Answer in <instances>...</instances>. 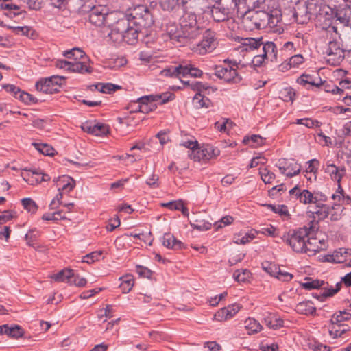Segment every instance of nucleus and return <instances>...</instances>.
Returning a JSON list of instances; mask_svg holds the SVG:
<instances>
[{
    "label": "nucleus",
    "instance_id": "c9c22d12",
    "mask_svg": "<svg viewBox=\"0 0 351 351\" xmlns=\"http://www.w3.org/2000/svg\"><path fill=\"white\" fill-rule=\"evenodd\" d=\"M120 280H121V283L119 285L120 289H121L123 293H128L132 289L134 280L132 275L128 274L120 277Z\"/></svg>",
    "mask_w": 351,
    "mask_h": 351
},
{
    "label": "nucleus",
    "instance_id": "f8f14e48",
    "mask_svg": "<svg viewBox=\"0 0 351 351\" xmlns=\"http://www.w3.org/2000/svg\"><path fill=\"white\" fill-rule=\"evenodd\" d=\"M215 75L226 82L237 83L241 78L239 76L237 69L228 66L215 65L213 67Z\"/></svg>",
    "mask_w": 351,
    "mask_h": 351
},
{
    "label": "nucleus",
    "instance_id": "49530a36",
    "mask_svg": "<svg viewBox=\"0 0 351 351\" xmlns=\"http://www.w3.org/2000/svg\"><path fill=\"white\" fill-rule=\"evenodd\" d=\"M251 277L250 271L247 269H237L233 274L234 279L239 282H246Z\"/></svg>",
    "mask_w": 351,
    "mask_h": 351
},
{
    "label": "nucleus",
    "instance_id": "338daca9",
    "mask_svg": "<svg viewBox=\"0 0 351 351\" xmlns=\"http://www.w3.org/2000/svg\"><path fill=\"white\" fill-rule=\"evenodd\" d=\"M233 222V218L231 216L227 215L223 217L219 221L215 223L214 226L216 229L221 228L223 226L231 224Z\"/></svg>",
    "mask_w": 351,
    "mask_h": 351
},
{
    "label": "nucleus",
    "instance_id": "dca6fc26",
    "mask_svg": "<svg viewBox=\"0 0 351 351\" xmlns=\"http://www.w3.org/2000/svg\"><path fill=\"white\" fill-rule=\"evenodd\" d=\"M278 167L280 172L287 177L292 178L300 173L301 167L294 160H287L285 159L280 160Z\"/></svg>",
    "mask_w": 351,
    "mask_h": 351
},
{
    "label": "nucleus",
    "instance_id": "69168bd1",
    "mask_svg": "<svg viewBox=\"0 0 351 351\" xmlns=\"http://www.w3.org/2000/svg\"><path fill=\"white\" fill-rule=\"evenodd\" d=\"M73 51L75 53L74 61L85 60L86 62H90L89 58L86 55L85 52L78 47L73 48Z\"/></svg>",
    "mask_w": 351,
    "mask_h": 351
},
{
    "label": "nucleus",
    "instance_id": "8fccbe9b",
    "mask_svg": "<svg viewBox=\"0 0 351 351\" xmlns=\"http://www.w3.org/2000/svg\"><path fill=\"white\" fill-rule=\"evenodd\" d=\"M34 147L41 154L45 156H53L54 149L46 143H33Z\"/></svg>",
    "mask_w": 351,
    "mask_h": 351
},
{
    "label": "nucleus",
    "instance_id": "f03ea898",
    "mask_svg": "<svg viewBox=\"0 0 351 351\" xmlns=\"http://www.w3.org/2000/svg\"><path fill=\"white\" fill-rule=\"evenodd\" d=\"M128 25L124 31L123 42L134 45L138 40L140 34L151 27L154 23L152 14L145 5L136 6L130 16L127 18Z\"/></svg>",
    "mask_w": 351,
    "mask_h": 351
},
{
    "label": "nucleus",
    "instance_id": "4c0bfd02",
    "mask_svg": "<svg viewBox=\"0 0 351 351\" xmlns=\"http://www.w3.org/2000/svg\"><path fill=\"white\" fill-rule=\"evenodd\" d=\"M265 324L270 328L278 329L282 327L284 325V321L280 317H277L274 315H269L265 317Z\"/></svg>",
    "mask_w": 351,
    "mask_h": 351
},
{
    "label": "nucleus",
    "instance_id": "aec40b11",
    "mask_svg": "<svg viewBox=\"0 0 351 351\" xmlns=\"http://www.w3.org/2000/svg\"><path fill=\"white\" fill-rule=\"evenodd\" d=\"M324 171L330 176L332 180L337 183V185L341 184L342 178L346 174L344 166H337L333 163H330L329 161L324 165Z\"/></svg>",
    "mask_w": 351,
    "mask_h": 351
},
{
    "label": "nucleus",
    "instance_id": "f257e3e1",
    "mask_svg": "<svg viewBox=\"0 0 351 351\" xmlns=\"http://www.w3.org/2000/svg\"><path fill=\"white\" fill-rule=\"evenodd\" d=\"M204 11L185 9L179 19V27L169 25L167 32L171 40L187 43L198 38L204 32V27L198 23L197 14Z\"/></svg>",
    "mask_w": 351,
    "mask_h": 351
},
{
    "label": "nucleus",
    "instance_id": "cd10ccee",
    "mask_svg": "<svg viewBox=\"0 0 351 351\" xmlns=\"http://www.w3.org/2000/svg\"><path fill=\"white\" fill-rule=\"evenodd\" d=\"M93 71L90 66V62H86L85 60L80 61H71V72H76L79 73H90Z\"/></svg>",
    "mask_w": 351,
    "mask_h": 351
},
{
    "label": "nucleus",
    "instance_id": "0eeeda50",
    "mask_svg": "<svg viewBox=\"0 0 351 351\" xmlns=\"http://www.w3.org/2000/svg\"><path fill=\"white\" fill-rule=\"evenodd\" d=\"M174 97V95L169 92L143 96L138 99V104L136 105V110L147 114L157 108L156 101H158L160 104H165L173 100Z\"/></svg>",
    "mask_w": 351,
    "mask_h": 351
},
{
    "label": "nucleus",
    "instance_id": "37998d69",
    "mask_svg": "<svg viewBox=\"0 0 351 351\" xmlns=\"http://www.w3.org/2000/svg\"><path fill=\"white\" fill-rule=\"evenodd\" d=\"M228 9L214 7L212 10V16L215 21L221 22L228 19Z\"/></svg>",
    "mask_w": 351,
    "mask_h": 351
},
{
    "label": "nucleus",
    "instance_id": "09e8293b",
    "mask_svg": "<svg viewBox=\"0 0 351 351\" xmlns=\"http://www.w3.org/2000/svg\"><path fill=\"white\" fill-rule=\"evenodd\" d=\"M348 12V8L337 10L335 15L337 20L345 26H348L351 21V16Z\"/></svg>",
    "mask_w": 351,
    "mask_h": 351
},
{
    "label": "nucleus",
    "instance_id": "6e6552de",
    "mask_svg": "<svg viewBox=\"0 0 351 351\" xmlns=\"http://www.w3.org/2000/svg\"><path fill=\"white\" fill-rule=\"evenodd\" d=\"M202 35V40L193 47V51L199 55L211 53L218 45L215 32L207 29Z\"/></svg>",
    "mask_w": 351,
    "mask_h": 351
},
{
    "label": "nucleus",
    "instance_id": "5701e85b",
    "mask_svg": "<svg viewBox=\"0 0 351 351\" xmlns=\"http://www.w3.org/2000/svg\"><path fill=\"white\" fill-rule=\"evenodd\" d=\"M162 245L168 249H172L174 250H181L185 248V245L182 241L178 240L171 233L164 234L162 238Z\"/></svg>",
    "mask_w": 351,
    "mask_h": 351
},
{
    "label": "nucleus",
    "instance_id": "680f3d73",
    "mask_svg": "<svg viewBox=\"0 0 351 351\" xmlns=\"http://www.w3.org/2000/svg\"><path fill=\"white\" fill-rule=\"evenodd\" d=\"M263 269L270 276L276 277L279 266L274 263L266 262L262 265Z\"/></svg>",
    "mask_w": 351,
    "mask_h": 351
},
{
    "label": "nucleus",
    "instance_id": "2f4dec72",
    "mask_svg": "<svg viewBox=\"0 0 351 351\" xmlns=\"http://www.w3.org/2000/svg\"><path fill=\"white\" fill-rule=\"evenodd\" d=\"M73 276V270L66 268L51 276V278L56 282H69Z\"/></svg>",
    "mask_w": 351,
    "mask_h": 351
},
{
    "label": "nucleus",
    "instance_id": "603ef678",
    "mask_svg": "<svg viewBox=\"0 0 351 351\" xmlns=\"http://www.w3.org/2000/svg\"><path fill=\"white\" fill-rule=\"evenodd\" d=\"M295 123L303 125L308 128H318L321 125V123L319 121L310 118L298 119Z\"/></svg>",
    "mask_w": 351,
    "mask_h": 351
},
{
    "label": "nucleus",
    "instance_id": "a211bd4d",
    "mask_svg": "<svg viewBox=\"0 0 351 351\" xmlns=\"http://www.w3.org/2000/svg\"><path fill=\"white\" fill-rule=\"evenodd\" d=\"M241 308V306L239 304L234 303L228 305L217 311L214 315L213 319L217 322L227 321L232 318Z\"/></svg>",
    "mask_w": 351,
    "mask_h": 351
},
{
    "label": "nucleus",
    "instance_id": "412c9836",
    "mask_svg": "<svg viewBox=\"0 0 351 351\" xmlns=\"http://www.w3.org/2000/svg\"><path fill=\"white\" fill-rule=\"evenodd\" d=\"M325 81H323L318 74L312 75L309 74H302L297 79V83L306 86L311 85L315 88H319L324 84Z\"/></svg>",
    "mask_w": 351,
    "mask_h": 351
},
{
    "label": "nucleus",
    "instance_id": "2eb2a0df",
    "mask_svg": "<svg viewBox=\"0 0 351 351\" xmlns=\"http://www.w3.org/2000/svg\"><path fill=\"white\" fill-rule=\"evenodd\" d=\"M332 206L326 204L321 205H314L311 206V209L307 211L309 217L312 218L310 221H315L319 226V221L326 219L330 213Z\"/></svg>",
    "mask_w": 351,
    "mask_h": 351
},
{
    "label": "nucleus",
    "instance_id": "9d476101",
    "mask_svg": "<svg viewBox=\"0 0 351 351\" xmlns=\"http://www.w3.org/2000/svg\"><path fill=\"white\" fill-rule=\"evenodd\" d=\"M267 10H260L252 12L246 14L243 19V23H247L249 19L254 20V26L248 25L247 27L250 30L255 29H263L267 25L269 26V18Z\"/></svg>",
    "mask_w": 351,
    "mask_h": 351
},
{
    "label": "nucleus",
    "instance_id": "e433bc0d",
    "mask_svg": "<svg viewBox=\"0 0 351 351\" xmlns=\"http://www.w3.org/2000/svg\"><path fill=\"white\" fill-rule=\"evenodd\" d=\"M93 86L95 89L106 94H111L121 88L120 86L112 83H98L93 85Z\"/></svg>",
    "mask_w": 351,
    "mask_h": 351
},
{
    "label": "nucleus",
    "instance_id": "423d86ee",
    "mask_svg": "<svg viewBox=\"0 0 351 351\" xmlns=\"http://www.w3.org/2000/svg\"><path fill=\"white\" fill-rule=\"evenodd\" d=\"M335 35L330 38L326 49L325 54L327 62L332 66L339 65L345 58V53H351V47H343L339 36L336 31V27H332Z\"/></svg>",
    "mask_w": 351,
    "mask_h": 351
},
{
    "label": "nucleus",
    "instance_id": "864d4df0",
    "mask_svg": "<svg viewBox=\"0 0 351 351\" xmlns=\"http://www.w3.org/2000/svg\"><path fill=\"white\" fill-rule=\"evenodd\" d=\"M21 203L24 209L29 213H35L38 210V206L31 198H23Z\"/></svg>",
    "mask_w": 351,
    "mask_h": 351
},
{
    "label": "nucleus",
    "instance_id": "393cba45",
    "mask_svg": "<svg viewBox=\"0 0 351 351\" xmlns=\"http://www.w3.org/2000/svg\"><path fill=\"white\" fill-rule=\"evenodd\" d=\"M11 0H0V10L10 18H13L20 14L21 8L16 4L10 2Z\"/></svg>",
    "mask_w": 351,
    "mask_h": 351
},
{
    "label": "nucleus",
    "instance_id": "bb28decb",
    "mask_svg": "<svg viewBox=\"0 0 351 351\" xmlns=\"http://www.w3.org/2000/svg\"><path fill=\"white\" fill-rule=\"evenodd\" d=\"M295 311L301 315H313L316 312V307L313 302L306 300L299 302L295 308Z\"/></svg>",
    "mask_w": 351,
    "mask_h": 351
},
{
    "label": "nucleus",
    "instance_id": "ea45409f",
    "mask_svg": "<svg viewBox=\"0 0 351 351\" xmlns=\"http://www.w3.org/2000/svg\"><path fill=\"white\" fill-rule=\"evenodd\" d=\"M245 327L248 330L249 334L257 333L263 328L257 320L251 317L247 318L245 321Z\"/></svg>",
    "mask_w": 351,
    "mask_h": 351
},
{
    "label": "nucleus",
    "instance_id": "a878e982",
    "mask_svg": "<svg viewBox=\"0 0 351 351\" xmlns=\"http://www.w3.org/2000/svg\"><path fill=\"white\" fill-rule=\"evenodd\" d=\"M351 254V250L346 248H339L334 251L332 254L326 256V261L331 263H341L346 258Z\"/></svg>",
    "mask_w": 351,
    "mask_h": 351
},
{
    "label": "nucleus",
    "instance_id": "4468645a",
    "mask_svg": "<svg viewBox=\"0 0 351 351\" xmlns=\"http://www.w3.org/2000/svg\"><path fill=\"white\" fill-rule=\"evenodd\" d=\"M58 77L51 76L48 78L42 79L36 83V90L46 94H53L58 90L59 84Z\"/></svg>",
    "mask_w": 351,
    "mask_h": 351
},
{
    "label": "nucleus",
    "instance_id": "e2e57ef3",
    "mask_svg": "<svg viewBox=\"0 0 351 351\" xmlns=\"http://www.w3.org/2000/svg\"><path fill=\"white\" fill-rule=\"evenodd\" d=\"M313 194V205H321L325 204L328 199V197L321 191H314Z\"/></svg>",
    "mask_w": 351,
    "mask_h": 351
},
{
    "label": "nucleus",
    "instance_id": "774afa93",
    "mask_svg": "<svg viewBox=\"0 0 351 351\" xmlns=\"http://www.w3.org/2000/svg\"><path fill=\"white\" fill-rule=\"evenodd\" d=\"M288 60L292 68L298 67L304 62V58L300 54L293 55Z\"/></svg>",
    "mask_w": 351,
    "mask_h": 351
},
{
    "label": "nucleus",
    "instance_id": "c85d7f7f",
    "mask_svg": "<svg viewBox=\"0 0 351 351\" xmlns=\"http://www.w3.org/2000/svg\"><path fill=\"white\" fill-rule=\"evenodd\" d=\"M182 68L183 63L180 64L178 66H171L162 70L160 72V75L164 77H170L180 79L181 77H182Z\"/></svg>",
    "mask_w": 351,
    "mask_h": 351
},
{
    "label": "nucleus",
    "instance_id": "7c9ffc66",
    "mask_svg": "<svg viewBox=\"0 0 351 351\" xmlns=\"http://www.w3.org/2000/svg\"><path fill=\"white\" fill-rule=\"evenodd\" d=\"M350 330V327L344 324H331L329 328L330 335L333 338L342 337L343 334Z\"/></svg>",
    "mask_w": 351,
    "mask_h": 351
},
{
    "label": "nucleus",
    "instance_id": "72a5a7b5",
    "mask_svg": "<svg viewBox=\"0 0 351 351\" xmlns=\"http://www.w3.org/2000/svg\"><path fill=\"white\" fill-rule=\"evenodd\" d=\"M162 206L163 207L168 208L171 210H180L182 215L185 217H188L189 215L188 208L184 205V203L182 200L169 202L165 204H162Z\"/></svg>",
    "mask_w": 351,
    "mask_h": 351
},
{
    "label": "nucleus",
    "instance_id": "6e6d98bb",
    "mask_svg": "<svg viewBox=\"0 0 351 351\" xmlns=\"http://www.w3.org/2000/svg\"><path fill=\"white\" fill-rule=\"evenodd\" d=\"M93 135L97 136H101L108 133V127L105 124L94 123L93 124Z\"/></svg>",
    "mask_w": 351,
    "mask_h": 351
},
{
    "label": "nucleus",
    "instance_id": "0e129e2a",
    "mask_svg": "<svg viewBox=\"0 0 351 351\" xmlns=\"http://www.w3.org/2000/svg\"><path fill=\"white\" fill-rule=\"evenodd\" d=\"M293 277V276L291 273L282 270L279 267L275 278L283 282H289L292 280Z\"/></svg>",
    "mask_w": 351,
    "mask_h": 351
},
{
    "label": "nucleus",
    "instance_id": "052dcab7",
    "mask_svg": "<svg viewBox=\"0 0 351 351\" xmlns=\"http://www.w3.org/2000/svg\"><path fill=\"white\" fill-rule=\"evenodd\" d=\"M101 251H95L93 252L90 254H86V256L82 257V261L83 263H87L88 264L93 263L95 261H97L99 258L101 256Z\"/></svg>",
    "mask_w": 351,
    "mask_h": 351
},
{
    "label": "nucleus",
    "instance_id": "f3484780",
    "mask_svg": "<svg viewBox=\"0 0 351 351\" xmlns=\"http://www.w3.org/2000/svg\"><path fill=\"white\" fill-rule=\"evenodd\" d=\"M237 40L240 43L238 49L241 52L258 51L263 45V38L238 37Z\"/></svg>",
    "mask_w": 351,
    "mask_h": 351
},
{
    "label": "nucleus",
    "instance_id": "58836bf2",
    "mask_svg": "<svg viewBox=\"0 0 351 351\" xmlns=\"http://www.w3.org/2000/svg\"><path fill=\"white\" fill-rule=\"evenodd\" d=\"M6 332L5 335L11 338L18 339L23 335L24 330L19 325H9L6 324Z\"/></svg>",
    "mask_w": 351,
    "mask_h": 351
},
{
    "label": "nucleus",
    "instance_id": "473e14b6",
    "mask_svg": "<svg viewBox=\"0 0 351 351\" xmlns=\"http://www.w3.org/2000/svg\"><path fill=\"white\" fill-rule=\"evenodd\" d=\"M182 73V77H186L188 75L193 77H199L203 75L202 70L199 69L190 63H183Z\"/></svg>",
    "mask_w": 351,
    "mask_h": 351
},
{
    "label": "nucleus",
    "instance_id": "5fc2aeb1",
    "mask_svg": "<svg viewBox=\"0 0 351 351\" xmlns=\"http://www.w3.org/2000/svg\"><path fill=\"white\" fill-rule=\"evenodd\" d=\"M62 213V210H58L53 213H45L42 216V219L45 221H58L66 219V217Z\"/></svg>",
    "mask_w": 351,
    "mask_h": 351
},
{
    "label": "nucleus",
    "instance_id": "c756f323",
    "mask_svg": "<svg viewBox=\"0 0 351 351\" xmlns=\"http://www.w3.org/2000/svg\"><path fill=\"white\" fill-rule=\"evenodd\" d=\"M193 105L195 108L200 109L202 108H208L212 106L209 98L200 93H197L193 98Z\"/></svg>",
    "mask_w": 351,
    "mask_h": 351
},
{
    "label": "nucleus",
    "instance_id": "a19ab883",
    "mask_svg": "<svg viewBox=\"0 0 351 351\" xmlns=\"http://www.w3.org/2000/svg\"><path fill=\"white\" fill-rule=\"evenodd\" d=\"M191 226L199 231H206L211 228V223L203 219H193L190 221Z\"/></svg>",
    "mask_w": 351,
    "mask_h": 351
},
{
    "label": "nucleus",
    "instance_id": "3c124183",
    "mask_svg": "<svg viewBox=\"0 0 351 351\" xmlns=\"http://www.w3.org/2000/svg\"><path fill=\"white\" fill-rule=\"evenodd\" d=\"M259 173L265 184L271 183L276 178L275 174L269 171L267 167L261 168L259 169Z\"/></svg>",
    "mask_w": 351,
    "mask_h": 351
},
{
    "label": "nucleus",
    "instance_id": "bf43d9fd",
    "mask_svg": "<svg viewBox=\"0 0 351 351\" xmlns=\"http://www.w3.org/2000/svg\"><path fill=\"white\" fill-rule=\"evenodd\" d=\"M299 202L303 204H313V194L308 189H302V195Z\"/></svg>",
    "mask_w": 351,
    "mask_h": 351
},
{
    "label": "nucleus",
    "instance_id": "20e7f679",
    "mask_svg": "<svg viewBox=\"0 0 351 351\" xmlns=\"http://www.w3.org/2000/svg\"><path fill=\"white\" fill-rule=\"evenodd\" d=\"M80 12L88 14L89 22L97 27L110 25L116 21V14L109 12L106 6L93 5L92 2H86L81 7Z\"/></svg>",
    "mask_w": 351,
    "mask_h": 351
},
{
    "label": "nucleus",
    "instance_id": "13d9d810",
    "mask_svg": "<svg viewBox=\"0 0 351 351\" xmlns=\"http://www.w3.org/2000/svg\"><path fill=\"white\" fill-rule=\"evenodd\" d=\"M339 290V288L334 289L332 287H330L329 289H324V290L322 291V293L320 295H317L313 293V296L316 298H317L319 300L323 301L324 299L328 297H331L334 295L336 293L338 292Z\"/></svg>",
    "mask_w": 351,
    "mask_h": 351
},
{
    "label": "nucleus",
    "instance_id": "f704fd0d",
    "mask_svg": "<svg viewBox=\"0 0 351 351\" xmlns=\"http://www.w3.org/2000/svg\"><path fill=\"white\" fill-rule=\"evenodd\" d=\"M351 320V313L347 311H339L333 314L331 317V324H341L343 322Z\"/></svg>",
    "mask_w": 351,
    "mask_h": 351
},
{
    "label": "nucleus",
    "instance_id": "4d7b16f0",
    "mask_svg": "<svg viewBox=\"0 0 351 351\" xmlns=\"http://www.w3.org/2000/svg\"><path fill=\"white\" fill-rule=\"evenodd\" d=\"M16 99H19L20 101L24 102L26 104H35L37 102V99L35 97H34L32 95L21 90L19 92V95L16 96Z\"/></svg>",
    "mask_w": 351,
    "mask_h": 351
},
{
    "label": "nucleus",
    "instance_id": "a18cd8bd",
    "mask_svg": "<svg viewBox=\"0 0 351 351\" xmlns=\"http://www.w3.org/2000/svg\"><path fill=\"white\" fill-rule=\"evenodd\" d=\"M305 280L306 282H302L301 286L302 288L306 290L319 289L325 284L324 281L323 280H313L310 278H306Z\"/></svg>",
    "mask_w": 351,
    "mask_h": 351
},
{
    "label": "nucleus",
    "instance_id": "b1692460",
    "mask_svg": "<svg viewBox=\"0 0 351 351\" xmlns=\"http://www.w3.org/2000/svg\"><path fill=\"white\" fill-rule=\"evenodd\" d=\"M54 181L56 182V185L58 187V191H61L62 193H69L75 186V180L68 176H63L62 177L57 178V180L54 179Z\"/></svg>",
    "mask_w": 351,
    "mask_h": 351
},
{
    "label": "nucleus",
    "instance_id": "de8ad7c7",
    "mask_svg": "<svg viewBox=\"0 0 351 351\" xmlns=\"http://www.w3.org/2000/svg\"><path fill=\"white\" fill-rule=\"evenodd\" d=\"M267 208L270 209L275 213L278 214L280 216H288L289 210L287 206L284 204L273 205L270 204H266L264 205Z\"/></svg>",
    "mask_w": 351,
    "mask_h": 351
},
{
    "label": "nucleus",
    "instance_id": "c03bdc74",
    "mask_svg": "<svg viewBox=\"0 0 351 351\" xmlns=\"http://www.w3.org/2000/svg\"><path fill=\"white\" fill-rule=\"evenodd\" d=\"M267 10V13L269 14L268 16L269 18V26H276L281 19L280 10L274 8H272V9H269V8H268Z\"/></svg>",
    "mask_w": 351,
    "mask_h": 351
},
{
    "label": "nucleus",
    "instance_id": "1a4fd4ad",
    "mask_svg": "<svg viewBox=\"0 0 351 351\" xmlns=\"http://www.w3.org/2000/svg\"><path fill=\"white\" fill-rule=\"evenodd\" d=\"M219 153L220 152L217 148L210 145H206L201 147H199L198 145L191 153H189V156L194 161L206 163L210 159L219 156Z\"/></svg>",
    "mask_w": 351,
    "mask_h": 351
},
{
    "label": "nucleus",
    "instance_id": "7ed1b4c3",
    "mask_svg": "<svg viewBox=\"0 0 351 351\" xmlns=\"http://www.w3.org/2000/svg\"><path fill=\"white\" fill-rule=\"evenodd\" d=\"M319 228L315 220L309 221L307 225L289 232L286 243L297 253L311 252L314 254L319 251V247L314 246L311 240L315 239L314 237Z\"/></svg>",
    "mask_w": 351,
    "mask_h": 351
},
{
    "label": "nucleus",
    "instance_id": "ddd939ff",
    "mask_svg": "<svg viewBox=\"0 0 351 351\" xmlns=\"http://www.w3.org/2000/svg\"><path fill=\"white\" fill-rule=\"evenodd\" d=\"M159 4L162 10L169 12H176L180 8L183 10L185 9L195 10L192 0H159Z\"/></svg>",
    "mask_w": 351,
    "mask_h": 351
},
{
    "label": "nucleus",
    "instance_id": "4be33fe9",
    "mask_svg": "<svg viewBox=\"0 0 351 351\" xmlns=\"http://www.w3.org/2000/svg\"><path fill=\"white\" fill-rule=\"evenodd\" d=\"M332 199L336 202L332 206V209H336L337 206L342 205H348L351 203V197L345 194L344 191L341 186L338 184L336 192L332 195Z\"/></svg>",
    "mask_w": 351,
    "mask_h": 351
},
{
    "label": "nucleus",
    "instance_id": "39448f33",
    "mask_svg": "<svg viewBox=\"0 0 351 351\" xmlns=\"http://www.w3.org/2000/svg\"><path fill=\"white\" fill-rule=\"evenodd\" d=\"M330 10L324 0H308L305 6L298 8L293 16L297 23L304 24L313 18H319L321 20L323 16L328 14Z\"/></svg>",
    "mask_w": 351,
    "mask_h": 351
},
{
    "label": "nucleus",
    "instance_id": "79ce46f5",
    "mask_svg": "<svg viewBox=\"0 0 351 351\" xmlns=\"http://www.w3.org/2000/svg\"><path fill=\"white\" fill-rule=\"evenodd\" d=\"M243 143L250 147H256L263 144V138L258 134H252L250 136H245Z\"/></svg>",
    "mask_w": 351,
    "mask_h": 351
},
{
    "label": "nucleus",
    "instance_id": "6ab92c4d",
    "mask_svg": "<svg viewBox=\"0 0 351 351\" xmlns=\"http://www.w3.org/2000/svg\"><path fill=\"white\" fill-rule=\"evenodd\" d=\"M260 49H261V53L263 57H265L267 61L278 63L283 60V58L278 57L277 47L274 42L263 41V45H261Z\"/></svg>",
    "mask_w": 351,
    "mask_h": 351
},
{
    "label": "nucleus",
    "instance_id": "9b49d317",
    "mask_svg": "<svg viewBox=\"0 0 351 351\" xmlns=\"http://www.w3.org/2000/svg\"><path fill=\"white\" fill-rule=\"evenodd\" d=\"M128 23L127 18H121L116 22H112V25H107L110 29V32L108 33L110 39L116 43L123 42L124 31L128 25Z\"/></svg>",
    "mask_w": 351,
    "mask_h": 351
}]
</instances>
